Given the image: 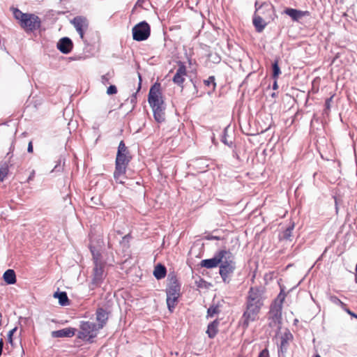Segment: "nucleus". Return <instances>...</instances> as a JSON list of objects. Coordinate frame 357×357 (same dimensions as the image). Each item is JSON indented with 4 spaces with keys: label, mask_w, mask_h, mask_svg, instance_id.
Segmentation results:
<instances>
[{
    "label": "nucleus",
    "mask_w": 357,
    "mask_h": 357,
    "mask_svg": "<svg viewBox=\"0 0 357 357\" xmlns=\"http://www.w3.org/2000/svg\"><path fill=\"white\" fill-rule=\"evenodd\" d=\"M95 199H96V198H95V197H92V198H91V202H93L95 204H97V202H96V200H95Z\"/></svg>",
    "instance_id": "47"
},
{
    "label": "nucleus",
    "mask_w": 357,
    "mask_h": 357,
    "mask_svg": "<svg viewBox=\"0 0 357 357\" xmlns=\"http://www.w3.org/2000/svg\"><path fill=\"white\" fill-rule=\"evenodd\" d=\"M3 280L8 284H13L16 282V275L13 269H8L3 275Z\"/></svg>",
    "instance_id": "21"
},
{
    "label": "nucleus",
    "mask_w": 357,
    "mask_h": 357,
    "mask_svg": "<svg viewBox=\"0 0 357 357\" xmlns=\"http://www.w3.org/2000/svg\"><path fill=\"white\" fill-rule=\"evenodd\" d=\"M283 300L284 298L280 301H275L271 307L269 312V319L271 320V326H277L280 324Z\"/></svg>",
    "instance_id": "8"
},
{
    "label": "nucleus",
    "mask_w": 357,
    "mask_h": 357,
    "mask_svg": "<svg viewBox=\"0 0 357 357\" xmlns=\"http://www.w3.org/2000/svg\"><path fill=\"white\" fill-rule=\"evenodd\" d=\"M138 77H139V86H138V89H137V91L141 89V82H142V77H141V75L139 73L138 74Z\"/></svg>",
    "instance_id": "41"
},
{
    "label": "nucleus",
    "mask_w": 357,
    "mask_h": 357,
    "mask_svg": "<svg viewBox=\"0 0 357 357\" xmlns=\"http://www.w3.org/2000/svg\"><path fill=\"white\" fill-rule=\"evenodd\" d=\"M294 228V224L292 223L289 225L280 235V239L281 240H290V238L292 236V231Z\"/></svg>",
    "instance_id": "26"
},
{
    "label": "nucleus",
    "mask_w": 357,
    "mask_h": 357,
    "mask_svg": "<svg viewBox=\"0 0 357 357\" xmlns=\"http://www.w3.org/2000/svg\"><path fill=\"white\" fill-rule=\"evenodd\" d=\"M104 268L105 264L94 265L92 273V288L98 287L102 283L104 278L105 277Z\"/></svg>",
    "instance_id": "10"
},
{
    "label": "nucleus",
    "mask_w": 357,
    "mask_h": 357,
    "mask_svg": "<svg viewBox=\"0 0 357 357\" xmlns=\"http://www.w3.org/2000/svg\"><path fill=\"white\" fill-rule=\"evenodd\" d=\"M181 287L175 278L169 280L166 292H167V304L169 311L172 312L174 309L178 298L180 296Z\"/></svg>",
    "instance_id": "3"
},
{
    "label": "nucleus",
    "mask_w": 357,
    "mask_h": 357,
    "mask_svg": "<svg viewBox=\"0 0 357 357\" xmlns=\"http://www.w3.org/2000/svg\"><path fill=\"white\" fill-rule=\"evenodd\" d=\"M130 157L128 154L116 155V167L114 172V178L116 182L123 183L121 177L126 174L127 166L130 162Z\"/></svg>",
    "instance_id": "4"
},
{
    "label": "nucleus",
    "mask_w": 357,
    "mask_h": 357,
    "mask_svg": "<svg viewBox=\"0 0 357 357\" xmlns=\"http://www.w3.org/2000/svg\"><path fill=\"white\" fill-rule=\"evenodd\" d=\"M219 312V307L218 305H212L207 310V316L209 317H213L215 314H217Z\"/></svg>",
    "instance_id": "27"
},
{
    "label": "nucleus",
    "mask_w": 357,
    "mask_h": 357,
    "mask_svg": "<svg viewBox=\"0 0 357 357\" xmlns=\"http://www.w3.org/2000/svg\"><path fill=\"white\" fill-rule=\"evenodd\" d=\"M286 344H287V340H284V339H282V341H281V345H280V350H281L282 352L284 351V350L286 349L284 348Z\"/></svg>",
    "instance_id": "38"
},
{
    "label": "nucleus",
    "mask_w": 357,
    "mask_h": 357,
    "mask_svg": "<svg viewBox=\"0 0 357 357\" xmlns=\"http://www.w3.org/2000/svg\"><path fill=\"white\" fill-rule=\"evenodd\" d=\"M109 77H110V76H109V73H107V74H106V75H102V77H101L102 82L104 84H105L108 83V82H109Z\"/></svg>",
    "instance_id": "36"
},
{
    "label": "nucleus",
    "mask_w": 357,
    "mask_h": 357,
    "mask_svg": "<svg viewBox=\"0 0 357 357\" xmlns=\"http://www.w3.org/2000/svg\"><path fill=\"white\" fill-rule=\"evenodd\" d=\"M136 100V93L133 94L131 97L130 101L132 103L135 102Z\"/></svg>",
    "instance_id": "43"
},
{
    "label": "nucleus",
    "mask_w": 357,
    "mask_h": 357,
    "mask_svg": "<svg viewBox=\"0 0 357 357\" xmlns=\"http://www.w3.org/2000/svg\"><path fill=\"white\" fill-rule=\"evenodd\" d=\"M356 275H355V282L357 283V265L356 266Z\"/></svg>",
    "instance_id": "45"
},
{
    "label": "nucleus",
    "mask_w": 357,
    "mask_h": 357,
    "mask_svg": "<svg viewBox=\"0 0 357 357\" xmlns=\"http://www.w3.org/2000/svg\"><path fill=\"white\" fill-rule=\"evenodd\" d=\"M219 252H218L213 258L206 259L201 261L200 266L206 268H213L219 266L220 259Z\"/></svg>",
    "instance_id": "17"
},
{
    "label": "nucleus",
    "mask_w": 357,
    "mask_h": 357,
    "mask_svg": "<svg viewBox=\"0 0 357 357\" xmlns=\"http://www.w3.org/2000/svg\"><path fill=\"white\" fill-rule=\"evenodd\" d=\"M166 273V268L161 264H158L155 267L153 275L156 279L160 280L165 277Z\"/></svg>",
    "instance_id": "24"
},
{
    "label": "nucleus",
    "mask_w": 357,
    "mask_h": 357,
    "mask_svg": "<svg viewBox=\"0 0 357 357\" xmlns=\"http://www.w3.org/2000/svg\"><path fill=\"white\" fill-rule=\"evenodd\" d=\"M121 154H128L127 147L126 146V144L123 142V141L120 142L119 146H118V151H117L116 155H121Z\"/></svg>",
    "instance_id": "28"
},
{
    "label": "nucleus",
    "mask_w": 357,
    "mask_h": 357,
    "mask_svg": "<svg viewBox=\"0 0 357 357\" xmlns=\"http://www.w3.org/2000/svg\"><path fill=\"white\" fill-rule=\"evenodd\" d=\"M132 32L135 40L142 41L149 37L151 28L146 22L143 21L134 26Z\"/></svg>",
    "instance_id": "7"
},
{
    "label": "nucleus",
    "mask_w": 357,
    "mask_h": 357,
    "mask_svg": "<svg viewBox=\"0 0 357 357\" xmlns=\"http://www.w3.org/2000/svg\"><path fill=\"white\" fill-rule=\"evenodd\" d=\"M314 357H321L319 354H317Z\"/></svg>",
    "instance_id": "49"
},
{
    "label": "nucleus",
    "mask_w": 357,
    "mask_h": 357,
    "mask_svg": "<svg viewBox=\"0 0 357 357\" xmlns=\"http://www.w3.org/2000/svg\"><path fill=\"white\" fill-rule=\"evenodd\" d=\"M269 356V353H268V351L267 349H263L258 357H268Z\"/></svg>",
    "instance_id": "37"
},
{
    "label": "nucleus",
    "mask_w": 357,
    "mask_h": 357,
    "mask_svg": "<svg viewBox=\"0 0 357 357\" xmlns=\"http://www.w3.org/2000/svg\"><path fill=\"white\" fill-rule=\"evenodd\" d=\"M220 274L226 283L229 282V276L233 273L235 270L236 266H219Z\"/></svg>",
    "instance_id": "18"
},
{
    "label": "nucleus",
    "mask_w": 357,
    "mask_h": 357,
    "mask_svg": "<svg viewBox=\"0 0 357 357\" xmlns=\"http://www.w3.org/2000/svg\"><path fill=\"white\" fill-rule=\"evenodd\" d=\"M108 245H109V247H111V244L109 242H108Z\"/></svg>",
    "instance_id": "50"
},
{
    "label": "nucleus",
    "mask_w": 357,
    "mask_h": 357,
    "mask_svg": "<svg viewBox=\"0 0 357 357\" xmlns=\"http://www.w3.org/2000/svg\"><path fill=\"white\" fill-rule=\"evenodd\" d=\"M13 17L17 20L20 26L25 31H33L40 27V19L33 13H24L17 8H10Z\"/></svg>",
    "instance_id": "2"
},
{
    "label": "nucleus",
    "mask_w": 357,
    "mask_h": 357,
    "mask_svg": "<svg viewBox=\"0 0 357 357\" xmlns=\"http://www.w3.org/2000/svg\"><path fill=\"white\" fill-rule=\"evenodd\" d=\"M3 341L2 339L0 340V349L3 351Z\"/></svg>",
    "instance_id": "44"
},
{
    "label": "nucleus",
    "mask_w": 357,
    "mask_h": 357,
    "mask_svg": "<svg viewBox=\"0 0 357 357\" xmlns=\"http://www.w3.org/2000/svg\"><path fill=\"white\" fill-rule=\"evenodd\" d=\"M107 319V312L102 308H98L96 311V320L98 322V328L100 329L102 328L103 326L105 325Z\"/></svg>",
    "instance_id": "19"
},
{
    "label": "nucleus",
    "mask_w": 357,
    "mask_h": 357,
    "mask_svg": "<svg viewBox=\"0 0 357 357\" xmlns=\"http://www.w3.org/2000/svg\"><path fill=\"white\" fill-rule=\"evenodd\" d=\"M256 13H259L263 7H269L268 4L264 3L258 6V3H255ZM253 24L258 32H261L267 24V22L259 14L255 13L253 17Z\"/></svg>",
    "instance_id": "11"
},
{
    "label": "nucleus",
    "mask_w": 357,
    "mask_h": 357,
    "mask_svg": "<svg viewBox=\"0 0 357 357\" xmlns=\"http://www.w3.org/2000/svg\"><path fill=\"white\" fill-rule=\"evenodd\" d=\"M219 258H220L219 266H235L234 256L230 251L220 250Z\"/></svg>",
    "instance_id": "12"
},
{
    "label": "nucleus",
    "mask_w": 357,
    "mask_h": 357,
    "mask_svg": "<svg viewBox=\"0 0 357 357\" xmlns=\"http://www.w3.org/2000/svg\"><path fill=\"white\" fill-rule=\"evenodd\" d=\"M165 108L166 107H159L155 108H152L153 112V116L155 120L158 123L164 122L165 120Z\"/></svg>",
    "instance_id": "20"
},
{
    "label": "nucleus",
    "mask_w": 357,
    "mask_h": 357,
    "mask_svg": "<svg viewBox=\"0 0 357 357\" xmlns=\"http://www.w3.org/2000/svg\"><path fill=\"white\" fill-rule=\"evenodd\" d=\"M264 289L261 287H251L247 298L246 310L243 314V326L256 320L258 313L263 305Z\"/></svg>",
    "instance_id": "1"
},
{
    "label": "nucleus",
    "mask_w": 357,
    "mask_h": 357,
    "mask_svg": "<svg viewBox=\"0 0 357 357\" xmlns=\"http://www.w3.org/2000/svg\"><path fill=\"white\" fill-rule=\"evenodd\" d=\"M8 173V168L6 166H1L0 167V182H2L7 176Z\"/></svg>",
    "instance_id": "32"
},
{
    "label": "nucleus",
    "mask_w": 357,
    "mask_h": 357,
    "mask_svg": "<svg viewBox=\"0 0 357 357\" xmlns=\"http://www.w3.org/2000/svg\"><path fill=\"white\" fill-rule=\"evenodd\" d=\"M76 329L73 328H65L58 331H54L51 335L54 338L71 337L75 335Z\"/></svg>",
    "instance_id": "15"
},
{
    "label": "nucleus",
    "mask_w": 357,
    "mask_h": 357,
    "mask_svg": "<svg viewBox=\"0 0 357 357\" xmlns=\"http://www.w3.org/2000/svg\"><path fill=\"white\" fill-rule=\"evenodd\" d=\"M17 331V328H14L12 330H10L8 333V339L10 343H12L13 342V335L14 333Z\"/></svg>",
    "instance_id": "34"
},
{
    "label": "nucleus",
    "mask_w": 357,
    "mask_h": 357,
    "mask_svg": "<svg viewBox=\"0 0 357 357\" xmlns=\"http://www.w3.org/2000/svg\"><path fill=\"white\" fill-rule=\"evenodd\" d=\"M117 93V89L114 85H110L107 89V93L108 95H114Z\"/></svg>",
    "instance_id": "33"
},
{
    "label": "nucleus",
    "mask_w": 357,
    "mask_h": 357,
    "mask_svg": "<svg viewBox=\"0 0 357 357\" xmlns=\"http://www.w3.org/2000/svg\"><path fill=\"white\" fill-rule=\"evenodd\" d=\"M227 128H226L224 130V135L222 136V142L225 144H227L228 146H230V144H229V142H227Z\"/></svg>",
    "instance_id": "35"
},
{
    "label": "nucleus",
    "mask_w": 357,
    "mask_h": 357,
    "mask_svg": "<svg viewBox=\"0 0 357 357\" xmlns=\"http://www.w3.org/2000/svg\"><path fill=\"white\" fill-rule=\"evenodd\" d=\"M143 2H144V0H138L137 3L139 4V3H143Z\"/></svg>",
    "instance_id": "48"
},
{
    "label": "nucleus",
    "mask_w": 357,
    "mask_h": 357,
    "mask_svg": "<svg viewBox=\"0 0 357 357\" xmlns=\"http://www.w3.org/2000/svg\"><path fill=\"white\" fill-rule=\"evenodd\" d=\"M70 22L79 33L80 38L82 40H84V32L89 27L88 20L83 16H77L74 17Z\"/></svg>",
    "instance_id": "9"
},
{
    "label": "nucleus",
    "mask_w": 357,
    "mask_h": 357,
    "mask_svg": "<svg viewBox=\"0 0 357 357\" xmlns=\"http://www.w3.org/2000/svg\"><path fill=\"white\" fill-rule=\"evenodd\" d=\"M148 101L151 108L166 107L160 90V84L156 82L151 87Z\"/></svg>",
    "instance_id": "6"
},
{
    "label": "nucleus",
    "mask_w": 357,
    "mask_h": 357,
    "mask_svg": "<svg viewBox=\"0 0 357 357\" xmlns=\"http://www.w3.org/2000/svg\"><path fill=\"white\" fill-rule=\"evenodd\" d=\"M330 301L336 305H340L342 309H344L346 307V304L342 302L337 296H330Z\"/></svg>",
    "instance_id": "31"
},
{
    "label": "nucleus",
    "mask_w": 357,
    "mask_h": 357,
    "mask_svg": "<svg viewBox=\"0 0 357 357\" xmlns=\"http://www.w3.org/2000/svg\"><path fill=\"white\" fill-rule=\"evenodd\" d=\"M27 151L29 153H32L33 152V145H32V142H30L28 144V148H27Z\"/></svg>",
    "instance_id": "40"
},
{
    "label": "nucleus",
    "mask_w": 357,
    "mask_h": 357,
    "mask_svg": "<svg viewBox=\"0 0 357 357\" xmlns=\"http://www.w3.org/2000/svg\"><path fill=\"white\" fill-rule=\"evenodd\" d=\"M280 73H281V71H280V67L278 66V61H275L273 63V78L276 79L280 75Z\"/></svg>",
    "instance_id": "29"
},
{
    "label": "nucleus",
    "mask_w": 357,
    "mask_h": 357,
    "mask_svg": "<svg viewBox=\"0 0 357 357\" xmlns=\"http://www.w3.org/2000/svg\"><path fill=\"white\" fill-rule=\"evenodd\" d=\"M79 327L80 331L77 334V337L83 340H89L95 337L100 329L95 323L91 321H82Z\"/></svg>",
    "instance_id": "5"
},
{
    "label": "nucleus",
    "mask_w": 357,
    "mask_h": 357,
    "mask_svg": "<svg viewBox=\"0 0 357 357\" xmlns=\"http://www.w3.org/2000/svg\"><path fill=\"white\" fill-rule=\"evenodd\" d=\"M344 311H346L349 314H350L351 316L352 317H354L356 318H357V315L356 314H354V312H352L350 310H349L348 308H347V306L345 307L344 309H343Z\"/></svg>",
    "instance_id": "39"
},
{
    "label": "nucleus",
    "mask_w": 357,
    "mask_h": 357,
    "mask_svg": "<svg viewBox=\"0 0 357 357\" xmlns=\"http://www.w3.org/2000/svg\"><path fill=\"white\" fill-rule=\"evenodd\" d=\"M205 85L210 86H212L211 90L213 91L215 89L216 84L215 82L214 76H210L207 79L204 80Z\"/></svg>",
    "instance_id": "30"
},
{
    "label": "nucleus",
    "mask_w": 357,
    "mask_h": 357,
    "mask_svg": "<svg viewBox=\"0 0 357 357\" xmlns=\"http://www.w3.org/2000/svg\"><path fill=\"white\" fill-rule=\"evenodd\" d=\"M273 89H276L278 88V84H277L276 82H275V83L273 84Z\"/></svg>",
    "instance_id": "46"
},
{
    "label": "nucleus",
    "mask_w": 357,
    "mask_h": 357,
    "mask_svg": "<svg viewBox=\"0 0 357 357\" xmlns=\"http://www.w3.org/2000/svg\"><path fill=\"white\" fill-rule=\"evenodd\" d=\"M218 325L219 322L217 320H215L208 324L206 333L210 338H213L216 335Z\"/></svg>",
    "instance_id": "22"
},
{
    "label": "nucleus",
    "mask_w": 357,
    "mask_h": 357,
    "mask_svg": "<svg viewBox=\"0 0 357 357\" xmlns=\"http://www.w3.org/2000/svg\"><path fill=\"white\" fill-rule=\"evenodd\" d=\"M331 98H329V99H327V100H326V108H327V109H328V108L330 107V102H331Z\"/></svg>",
    "instance_id": "42"
},
{
    "label": "nucleus",
    "mask_w": 357,
    "mask_h": 357,
    "mask_svg": "<svg viewBox=\"0 0 357 357\" xmlns=\"http://www.w3.org/2000/svg\"><path fill=\"white\" fill-rule=\"evenodd\" d=\"M90 250L93 256L94 265L105 264V262L102 260L101 254L98 250L92 246H90Z\"/></svg>",
    "instance_id": "23"
},
{
    "label": "nucleus",
    "mask_w": 357,
    "mask_h": 357,
    "mask_svg": "<svg viewBox=\"0 0 357 357\" xmlns=\"http://www.w3.org/2000/svg\"><path fill=\"white\" fill-rule=\"evenodd\" d=\"M54 297L59 299V303L61 305L66 306L69 304V300L67 294L64 291L55 292Z\"/></svg>",
    "instance_id": "25"
},
{
    "label": "nucleus",
    "mask_w": 357,
    "mask_h": 357,
    "mask_svg": "<svg viewBox=\"0 0 357 357\" xmlns=\"http://www.w3.org/2000/svg\"><path fill=\"white\" fill-rule=\"evenodd\" d=\"M57 48L63 54H68L73 48V43L69 38L64 37L57 43Z\"/></svg>",
    "instance_id": "16"
},
{
    "label": "nucleus",
    "mask_w": 357,
    "mask_h": 357,
    "mask_svg": "<svg viewBox=\"0 0 357 357\" xmlns=\"http://www.w3.org/2000/svg\"><path fill=\"white\" fill-rule=\"evenodd\" d=\"M284 13L289 16L292 20L296 22H298L303 17L310 15V12L307 10H299L290 8H286L284 10Z\"/></svg>",
    "instance_id": "13"
},
{
    "label": "nucleus",
    "mask_w": 357,
    "mask_h": 357,
    "mask_svg": "<svg viewBox=\"0 0 357 357\" xmlns=\"http://www.w3.org/2000/svg\"><path fill=\"white\" fill-rule=\"evenodd\" d=\"M187 76L186 67L183 64H180L173 77V82L177 85L182 86L183 83Z\"/></svg>",
    "instance_id": "14"
}]
</instances>
